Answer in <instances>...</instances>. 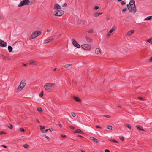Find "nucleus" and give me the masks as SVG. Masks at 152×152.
<instances>
[{
    "instance_id": "f257e3e1",
    "label": "nucleus",
    "mask_w": 152,
    "mask_h": 152,
    "mask_svg": "<svg viewBox=\"0 0 152 152\" xmlns=\"http://www.w3.org/2000/svg\"><path fill=\"white\" fill-rule=\"evenodd\" d=\"M129 11L131 12L135 13L137 11L135 2L133 0H131L129 4L127 5Z\"/></svg>"
},
{
    "instance_id": "f03ea898",
    "label": "nucleus",
    "mask_w": 152,
    "mask_h": 152,
    "mask_svg": "<svg viewBox=\"0 0 152 152\" xmlns=\"http://www.w3.org/2000/svg\"><path fill=\"white\" fill-rule=\"evenodd\" d=\"M55 84L51 83H47L44 85V88L47 91L51 92L54 89Z\"/></svg>"
},
{
    "instance_id": "7ed1b4c3",
    "label": "nucleus",
    "mask_w": 152,
    "mask_h": 152,
    "mask_svg": "<svg viewBox=\"0 0 152 152\" xmlns=\"http://www.w3.org/2000/svg\"><path fill=\"white\" fill-rule=\"evenodd\" d=\"M33 4V2L31 1L30 0H23L21 1L18 5L19 7H20L25 5H31Z\"/></svg>"
},
{
    "instance_id": "20e7f679",
    "label": "nucleus",
    "mask_w": 152,
    "mask_h": 152,
    "mask_svg": "<svg viewBox=\"0 0 152 152\" xmlns=\"http://www.w3.org/2000/svg\"><path fill=\"white\" fill-rule=\"evenodd\" d=\"M26 81L25 80H22L17 90L18 91H20L25 86L26 84Z\"/></svg>"
},
{
    "instance_id": "39448f33",
    "label": "nucleus",
    "mask_w": 152,
    "mask_h": 152,
    "mask_svg": "<svg viewBox=\"0 0 152 152\" xmlns=\"http://www.w3.org/2000/svg\"><path fill=\"white\" fill-rule=\"evenodd\" d=\"M54 14V15L56 16H61L64 13V12L61 10H57L56 11Z\"/></svg>"
},
{
    "instance_id": "423d86ee",
    "label": "nucleus",
    "mask_w": 152,
    "mask_h": 152,
    "mask_svg": "<svg viewBox=\"0 0 152 152\" xmlns=\"http://www.w3.org/2000/svg\"><path fill=\"white\" fill-rule=\"evenodd\" d=\"M72 41L73 45L74 47L80 48V45L77 43V42L74 39H72Z\"/></svg>"
},
{
    "instance_id": "0eeeda50",
    "label": "nucleus",
    "mask_w": 152,
    "mask_h": 152,
    "mask_svg": "<svg viewBox=\"0 0 152 152\" xmlns=\"http://www.w3.org/2000/svg\"><path fill=\"white\" fill-rule=\"evenodd\" d=\"M81 48L86 50H89L91 48V46L88 44H83L81 45Z\"/></svg>"
},
{
    "instance_id": "6e6552de",
    "label": "nucleus",
    "mask_w": 152,
    "mask_h": 152,
    "mask_svg": "<svg viewBox=\"0 0 152 152\" xmlns=\"http://www.w3.org/2000/svg\"><path fill=\"white\" fill-rule=\"evenodd\" d=\"M38 36V31L34 32L32 34L31 37L29 38V39H34Z\"/></svg>"
},
{
    "instance_id": "1a4fd4ad",
    "label": "nucleus",
    "mask_w": 152,
    "mask_h": 152,
    "mask_svg": "<svg viewBox=\"0 0 152 152\" xmlns=\"http://www.w3.org/2000/svg\"><path fill=\"white\" fill-rule=\"evenodd\" d=\"M7 44L5 42L0 39V47H5L6 46Z\"/></svg>"
},
{
    "instance_id": "9d476101",
    "label": "nucleus",
    "mask_w": 152,
    "mask_h": 152,
    "mask_svg": "<svg viewBox=\"0 0 152 152\" xmlns=\"http://www.w3.org/2000/svg\"><path fill=\"white\" fill-rule=\"evenodd\" d=\"M61 7L58 4H54V9L55 10H60L61 9Z\"/></svg>"
},
{
    "instance_id": "9b49d317",
    "label": "nucleus",
    "mask_w": 152,
    "mask_h": 152,
    "mask_svg": "<svg viewBox=\"0 0 152 152\" xmlns=\"http://www.w3.org/2000/svg\"><path fill=\"white\" fill-rule=\"evenodd\" d=\"M54 39L53 38H52L49 39H47L44 42V44H47L51 42Z\"/></svg>"
},
{
    "instance_id": "f8f14e48",
    "label": "nucleus",
    "mask_w": 152,
    "mask_h": 152,
    "mask_svg": "<svg viewBox=\"0 0 152 152\" xmlns=\"http://www.w3.org/2000/svg\"><path fill=\"white\" fill-rule=\"evenodd\" d=\"M138 130L139 131H144L142 126L140 125H136V126Z\"/></svg>"
},
{
    "instance_id": "ddd939ff",
    "label": "nucleus",
    "mask_w": 152,
    "mask_h": 152,
    "mask_svg": "<svg viewBox=\"0 0 152 152\" xmlns=\"http://www.w3.org/2000/svg\"><path fill=\"white\" fill-rule=\"evenodd\" d=\"M134 32V30H132L131 31L128 32L126 34V35L127 36H129L132 34H133Z\"/></svg>"
},
{
    "instance_id": "4468645a",
    "label": "nucleus",
    "mask_w": 152,
    "mask_h": 152,
    "mask_svg": "<svg viewBox=\"0 0 152 152\" xmlns=\"http://www.w3.org/2000/svg\"><path fill=\"white\" fill-rule=\"evenodd\" d=\"M73 99H74L77 102H80L81 101V100L80 98L77 97H76L75 96H73Z\"/></svg>"
},
{
    "instance_id": "2eb2a0df",
    "label": "nucleus",
    "mask_w": 152,
    "mask_h": 152,
    "mask_svg": "<svg viewBox=\"0 0 152 152\" xmlns=\"http://www.w3.org/2000/svg\"><path fill=\"white\" fill-rule=\"evenodd\" d=\"M86 41L88 42H92V39L90 37H88L87 36H86Z\"/></svg>"
},
{
    "instance_id": "dca6fc26",
    "label": "nucleus",
    "mask_w": 152,
    "mask_h": 152,
    "mask_svg": "<svg viewBox=\"0 0 152 152\" xmlns=\"http://www.w3.org/2000/svg\"><path fill=\"white\" fill-rule=\"evenodd\" d=\"M74 133H79L81 134L83 133V132L79 129H78L75 130Z\"/></svg>"
},
{
    "instance_id": "f3484780",
    "label": "nucleus",
    "mask_w": 152,
    "mask_h": 152,
    "mask_svg": "<svg viewBox=\"0 0 152 152\" xmlns=\"http://www.w3.org/2000/svg\"><path fill=\"white\" fill-rule=\"evenodd\" d=\"M90 139L91 140L94 141L95 142H96V143L99 142V141L97 139H96L94 137H91Z\"/></svg>"
},
{
    "instance_id": "a211bd4d",
    "label": "nucleus",
    "mask_w": 152,
    "mask_h": 152,
    "mask_svg": "<svg viewBox=\"0 0 152 152\" xmlns=\"http://www.w3.org/2000/svg\"><path fill=\"white\" fill-rule=\"evenodd\" d=\"M29 64H31L33 65H35L37 64L35 61L33 60H31L30 61V63H29Z\"/></svg>"
},
{
    "instance_id": "6ab92c4d",
    "label": "nucleus",
    "mask_w": 152,
    "mask_h": 152,
    "mask_svg": "<svg viewBox=\"0 0 152 152\" xmlns=\"http://www.w3.org/2000/svg\"><path fill=\"white\" fill-rule=\"evenodd\" d=\"M102 13L101 12H96L94 14L93 16L94 17H96L102 15Z\"/></svg>"
},
{
    "instance_id": "aec40b11",
    "label": "nucleus",
    "mask_w": 152,
    "mask_h": 152,
    "mask_svg": "<svg viewBox=\"0 0 152 152\" xmlns=\"http://www.w3.org/2000/svg\"><path fill=\"white\" fill-rule=\"evenodd\" d=\"M95 53L97 54H99L101 53L100 49L98 48H97L95 50Z\"/></svg>"
},
{
    "instance_id": "412c9836",
    "label": "nucleus",
    "mask_w": 152,
    "mask_h": 152,
    "mask_svg": "<svg viewBox=\"0 0 152 152\" xmlns=\"http://www.w3.org/2000/svg\"><path fill=\"white\" fill-rule=\"evenodd\" d=\"M7 126L9 128H10L11 129H12L13 128V126L12 124L10 123L7 124Z\"/></svg>"
},
{
    "instance_id": "4be33fe9",
    "label": "nucleus",
    "mask_w": 152,
    "mask_h": 152,
    "mask_svg": "<svg viewBox=\"0 0 152 152\" xmlns=\"http://www.w3.org/2000/svg\"><path fill=\"white\" fill-rule=\"evenodd\" d=\"M8 49L9 51L10 52H11L12 51L13 48L11 46L9 45L8 46Z\"/></svg>"
},
{
    "instance_id": "5701e85b",
    "label": "nucleus",
    "mask_w": 152,
    "mask_h": 152,
    "mask_svg": "<svg viewBox=\"0 0 152 152\" xmlns=\"http://www.w3.org/2000/svg\"><path fill=\"white\" fill-rule=\"evenodd\" d=\"M152 19V16H150L146 17L145 19L144 20H151Z\"/></svg>"
},
{
    "instance_id": "b1692460",
    "label": "nucleus",
    "mask_w": 152,
    "mask_h": 152,
    "mask_svg": "<svg viewBox=\"0 0 152 152\" xmlns=\"http://www.w3.org/2000/svg\"><path fill=\"white\" fill-rule=\"evenodd\" d=\"M107 128L108 129H110V130H113L114 129L113 127L112 126H110V125L107 126Z\"/></svg>"
},
{
    "instance_id": "393cba45",
    "label": "nucleus",
    "mask_w": 152,
    "mask_h": 152,
    "mask_svg": "<svg viewBox=\"0 0 152 152\" xmlns=\"http://www.w3.org/2000/svg\"><path fill=\"white\" fill-rule=\"evenodd\" d=\"M40 130L43 133L45 127L44 126H40Z\"/></svg>"
},
{
    "instance_id": "a878e982",
    "label": "nucleus",
    "mask_w": 152,
    "mask_h": 152,
    "mask_svg": "<svg viewBox=\"0 0 152 152\" xmlns=\"http://www.w3.org/2000/svg\"><path fill=\"white\" fill-rule=\"evenodd\" d=\"M2 56L3 57L2 58L3 59H5V60H10V58L8 57L4 56L3 55H2Z\"/></svg>"
},
{
    "instance_id": "bb28decb",
    "label": "nucleus",
    "mask_w": 152,
    "mask_h": 152,
    "mask_svg": "<svg viewBox=\"0 0 152 152\" xmlns=\"http://www.w3.org/2000/svg\"><path fill=\"white\" fill-rule=\"evenodd\" d=\"M116 28L115 27H113L110 30L111 32H113L116 29Z\"/></svg>"
},
{
    "instance_id": "cd10ccee",
    "label": "nucleus",
    "mask_w": 152,
    "mask_h": 152,
    "mask_svg": "<svg viewBox=\"0 0 152 152\" xmlns=\"http://www.w3.org/2000/svg\"><path fill=\"white\" fill-rule=\"evenodd\" d=\"M43 92L44 91H41V92L40 93L39 96L40 97H42L43 96Z\"/></svg>"
},
{
    "instance_id": "c85d7f7f",
    "label": "nucleus",
    "mask_w": 152,
    "mask_h": 152,
    "mask_svg": "<svg viewBox=\"0 0 152 152\" xmlns=\"http://www.w3.org/2000/svg\"><path fill=\"white\" fill-rule=\"evenodd\" d=\"M147 41L149 43L152 44V38H150L149 39L147 40Z\"/></svg>"
},
{
    "instance_id": "c756f323",
    "label": "nucleus",
    "mask_w": 152,
    "mask_h": 152,
    "mask_svg": "<svg viewBox=\"0 0 152 152\" xmlns=\"http://www.w3.org/2000/svg\"><path fill=\"white\" fill-rule=\"evenodd\" d=\"M23 145V146L25 148H28L29 147V145H28L27 144H26L25 145Z\"/></svg>"
},
{
    "instance_id": "7c9ffc66",
    "label": "nucleus",
    "mask_w": 152,
    "mask_h": 152,
    "mask_svg": "<svg viewBox=\"0 0 152 152\" xmlns=\"http://www.w3.org/2000/svg\"><path fill=\"white\" fill-rule=\"evenodd\" d=\"M72 65V64H66L64 66H65V67L66 68H67L68 67H69V66H71Z\"/></svg>"
},
{
    "instance_id": "2f4dec72",
    "label": "nucleus",
    "mask_w": 152,
    "mask_h": 152,
    "mask_svg": "<svg viewBox=\"0 0 152 152\" xmlns=\"http://www.w3.org/2000/svg\"><path fill=\"white\" fill-rule=\"evenodd\" d=\"M119 138L122 141H124L125 140L124 137L122 136H120Z\"/></svg>"
},
{
    "instance_id": "473e14b6",
    "label": "nucleus",
    "mask_w": 152,
    "mask_h": 152,
    "mask_svg": "<svg viewBox=\"0 0 152 152\" xmlns=\"http://www.w3.org/2000/svg\"><path fill=\"white\" fill-rule=\"evenodd\" d=\"M128 8L125 7L124 8L122 11L123 12H125L127 10Z\"/></svg>"
},
{
    "instance_id": "72a5a7b5",
    "label": "nucleus",
    "mask_w": 152,
    "mask_h": 152,
    "mask_svg": "<svg viewBox=\"0 0 152 152\" xmlns=\"http://www.w3.org/2000/svg\"><path fill=\"white\" fill-rule=\"evenodd\" d=\"M4 134H6V132L4 131H0V135H2Z\"/></svg>"
},
{
    "instance_id": "f704fd0d",
    "label": "nucleus",
    "mask_w": 152,
    "mask_h": 152,
    "mask_svg": "<svg viewBox=\"0 0 152 152\" xmlns=\"http://www.w3.org/2000/svg\"><path fill=\"white\" fill-rule=\"evenodd\" d=\"M87 32L88 33H93L94 32V30L93 29H91L88 31Z\"/></svg>"
},
{
    "instance_id": "c9c22d12",
    "label": "nucleus",
    "mask_w": 152,
    "mask_h": 152,
    "mask_svg": "<svg viewBox=\"0 0 152 152\" xmlns=\"http://www.w3.org/2000/svg\"><path fill=\"white\" fill-rule=\"evenodd\" d=\"M44 136L45 137V138H47L48 141L50 140V138L48 136L45 135H44Z\"/></svg>"
},
{
    "instance_id": "e433bc0d",
    "label": "nucleus",
    "mask_w": 152,
    "mask_h": 152,
    "mask_svg": "<svg viewBox=\"0 0 152 152\" xmlns=\"http://www.w3.org/2000/svg\"><path fill=\"white\" fill-rule=\"evenodd\" d=\"M110 141L113 142H117V143H118V142L116 141L115 140V139H113V140H110Z\"/></svg>"
},
{
    "instance_id": "4c0bfd02",
    "label": "nucleus",
    "mask_w": 152,
    "mask_h": 152,
    "mask_svg": "<svg viewBox=\"0 0 152 152\" xmlns=\"http://www.w3.org/2000/svg\"><path fill=\"white\" fill-rule=\"evenodd\" d=\"M43 111V110L41 107H39V112H42Z\"/></svg>"
},
{
    "instance_id": "58836bf2",
    "label": "nucleus",
    "mask_w": 152,
    "mask_h": 152,
    "mask_svg": "<svg viewBox=\"0 0 152 152\" xmlns=\"http://www.w3.org/2000/svg\"><path fill=\"white\" fill-rule=\"evenodd\" d=\"M99 7L98 6H95L94 8V9L95 10H97L98 9H99Z\"/></svg>"
},
{
    "instance_id": "ea45409f",
    "label": "nucleus",
    "mask_w": 152,
    "mask_h": 152,
    "mask_svg": "<svg viewBox=\"0 0 152 152\" xmlns=\"http://www.w3.org/2000/svg\"><path fill=\"white\" fill-rule=\"evenodd\" d=\"M126 126L129 129H131V128L130 125L129 124H127L126 125Z\"/></svg>"
},
{
    "instance_id": "a19ab883",
    "label": "nucleus",
    "mask_w": 152,
    "mask_h": 152,
    "mask_svg": "<svg viewBox=\"0 0 152 152\" xmlns=\"http://www.w3.org/2000/svg\"><path fill=\"white\" fill-rule=\"evenodd\" d=\"M103 116L106 118H110V117L109 115H103Z\"/></svg>"
},
{
    "instance_id": "79ce46f5",
    "label": "nucleus",
    "mask_w": 152,
    "mask_h": 152,
    "mask_svg": "<svg viewBox=\"0 0 152 152\" xmlns=\"http://www.w3.org/2000/svg\"><path fill=\"white\" fill-rule=\"evenodd\" d=\"M20 131H21L23 132H25V130L23 128H20Z\"/></svg>"
},
{
    "instance_id": "37998d69",
    "label": "nucleus",
    "mask_w": 152,
    "mask_h": 152,
    "mask_svg": "<svg viewBox=\"0 0 152 152\" xmlns=\"http://www.w3.org/2000/svg\"><path fill=\"white\" fill-rule=\"evenodd\" d=\"M71 115H72V116L74 117L75 116H76L75 113L73 112H72L71 113Z\"/></svg>"
},
{
    "instance_id": "c03bdc74",
    "label": "nucleus",
    "mask_w": 152,
    "mask_h": 152,
    "mask_svg": "<svg viewBox=\"0 0 152 152\" xmlns=\"http://www.w3.org/2000/svg\"><path fill=\"white\" fill-rule=\"evenodd\" d=\"M126 4V3L124 1H122L121 2V4L122 6H124Z\"/></svg>"
},
{
    "instance_id": "a18cd8bd",
    "label": "nucleus",
    "mask_w": 152,
    "mask_h": 152,
    "mask_svg": "<svg viewBox=\"0 0 152 152\" xmlns=\"http://www.w3.org/2000/svg\"><path fill=\"white\" fill-rule=\"evenodd\" d=\"M138 98L140 100L143 101L144 100V99L142 97H139Z\"/></svg>"
},
{
    "instance_id": "49530a36",
    "label": "nucleus",
    "mask_w": 152,
    "mask_h": 152,
    "mask_svg": "<svg viewBox=\"0 0 152 152\" xmlns=\"http://www.w3.org/2000/svg\"><path fill=\"white\" fill-rule=\"evenodd\" d=\"M3 18V15L0 14V20L2 19Z\"/></svg>"
},
{
    "instance_id": "de8ad7c7",
    "label": "nucleus",
    "mask_w": 152,
    "mask_h": 152,
    "mask_svg": "<svg viewBox=\"0 0 152 152\" xmlns=\"http://www.w3.org/2000/svg\"><path fill=\"white\" fill-rule=\"evenodd\" d=\"M111 33H109L108 32V34H107V38L109 37H110V35H111Z\"/></svg>"
},
{
    "instance_id": "09e8293b",
    "label": "nucleus",
    "mask_w": 152,
    "mask_h": 152,
    "mask_svg": "<svg viewBox=\"0 0 152 152\" xmlns=\"http://www.w3.org/2000/svg\"><path fill=\"white\" fill-rule=\"evenodd\" d=\"M61 136L62 138H65L66 137V136L64 135H61Z\"/></svg>"
},
{
    "instance_id": "8fccbe9b",
    "label": "nucleus",
    "mask_w": 152,
    "mask_h": 152,
    "mask_svg": "<svg viewBox=\"0 0 152 152\" xmlns=\"http://www.w3.org/2000/svg\"><path fill=\"white\" fill-rule=\"evenodd\" d=\"M67 5V4L66 3H65L62 6V7H64L66 6Z\"/></svg>"
},
{
    "instance_id": "3c124183",
    "label": "nucleus",
    "mask_w": 152,
    "mask_h": 152,
    "mask_svg": "<svg viewBox=\"0 0 152 152\" xmlns=\"http://www.w3.org/2000/svg\"><path fill=\"white\" fill-rule=\"evenodd\" d=\"M149 61L150 62H151L152 61V56L151 57L150 59L149 60Z\"/></svg>"
},
{
    "instance_id": "603ef678",
    "label": "nucleus",
    "mask_w": 152,
    "mask_h": 152,
    "mask_svg": "<svg viewBox=\"0 0 152 152\" xmlns=\"http://www.w3.org/2000/svg\"><path fill=\"white\" fill-rule=\"evenodd\" d=\"M48 129H45V130H44V132H43V133H45V132H47V131H48Z\"/></svg>"
},
{
    "instance_id": "864d4df0",
    "label": "nucleus",
    "mask_w": 152,
    "mask_h": 152,
    "mask_svg": "<svg viewBox=\"0 0 152 152\" xmlns=\"http://www.w3.org/2000/svg\"><path fill=\"white\" fill-rule=\"evenodd\" d=\"M96 127L97 128H100V129L102 128L101 127H100L98 126H96Z\"/></svg>"
},
{
    "instance_id": "5fc2aeb1",
    "label": "nucleus",
    "mask_w": 152,
    "mask_h": 152,
    "mask_svg": "<svg viewBox=\"0 0 152 152\" xmlns=\"http://www.w3.org/2000/svg\"><path fill=\"white\" fill-rule=\"evenodd\" d=\"M105 152H110V151L108 149H106L105 151Z\"/></svg>"
},
{
    "instance_id": "6e6d98bb",
    "label": "nucleus",
    "mask_w": 152,
    "mask_h": 152,
    "mask_svg": "<svg viewBox=\"0 0 152 152\" xmlns=\"http://www.w3.org/2000/svg\"><path fill=\"white\" fill-rule=\"evenodd\" d=\"M77 136L78 137H81V138H83V137L81 135H77Z\"/></svg>"
},
{
    "instance_id": "4d7b16f0",
    "label": "nucleus",
    "mask_w": 152,
    "mask_h": 152,
    "mask_svg": "<svg viewBox=\"0 0 152 152\" xmlns=\"http://www.w3.org/2000/svg\"><path fill=\"white\" fill-rule=\"evenodd\" d=\"M70 127V128L72 129H75L74 127L72 126H71Z\"/></svg>"
},
{
    "instance_id": "13d9d810",
    "label": "nucleus",
    "mask_w": 152,
    "mask_h": 152,
    "mask_svg": "<svg viewBox=\"0 0 152 152\" xmlns=\"http://www.w3.org/2000/svg\"><path fill=\"white\" fill-rule=\"evenodd\" d=\"M41 32L40 31H39V36L41 35Z\"/></svg>"
},
{
    "instance_id": "bf43d9fd",
    "label": "nucleus",
    "mask_w": 152,
    "mask_h": 152,
    "mask_svg": "<svg viewBox=\"0 0 152 152\" xmlns=\"http://www.w3.org/2000/svg\"><path fill=\"white\" fill-rule=\"evenodd\" d=\"M1 146L4 148H6L7 147V146L5 145H2Z\"/></svg>"
},
{
    "instance_id": "052dcab7",
    "label": "nucleus",
    "mask_w": 152,
    "mask_h": 152,
    "mask_svg": "<svg viewBox=\"0 0 152 152\" xmlns=\"http://www.w3.org/2000/svg\"><path fill=\"white\" fill-rule=\"evenodd\" d=\"M29 64L28 63H26V64H24L23 65H24L25 66H26L27 65Z\"/></svg>"
},
{
    "instance_id": "680f3d73",
    "label": "nucleus",
    "mask_w": 152,
    "mask_h": 152,
    "mask_svg": "<svg viewBox=\"0 0 152 152\" xmlns=\"http://www.w3.org/2000/svg\"><path fill=\"white\" fill-rule=\"evenodd\" d=\"M48 129V130H50V132H51L52 131V130H52L50 128Z\"/></svg>"
},
{
    "instance_id": "e2e57ef3",
    "label": "nucleus",
    "mask_w": 152,
    "mask_h": 152,
    "mask_svg": "<svg viewBox=\"0 0 152 152\" xmlns=\"http://www.w3.org/2000/svg\"><path fill=\"white\" fill-rule=\"evenodd\" d=\"M30 0L31 1L33 2V4L34 3V0Z\"/></svg>"
},
{
    "instance_id": "0e129e2a",
    "label": "nucleus",
    "mask_w": 152,
    "mask_h": 152,
    "mask_svg": "<svg viewBox=\"0 0 152 152\" xmlns=\"http://www.w3.org/2000/svg\"><path fill=\"white\" fill-rule=\"evenodd\" d=\"M59 126L61 128L62 127V125L61 124H60Z\"/></svg>"
},
{
    "instance_id": "69168bd1",
    "label": "nucleus",
    "mask_w": 152,
    "mask_h": 152,
    "mask_svg": "<svg viewBox=\"0 0 152 152\" xmlns=\"http://www.w3.org/2000/svg\"><path fill=\"white\" fill-rule=\"evenodd\" d=\"M50 31V30L48 29L47 30V32H49V31Z\"/></svg>"
},
{
    "instance_id": "338daca9",
    "label": "nucleus",
    "mask_w": 152,
    "mask_h": 152,
    "mask_svg": "<svg viewBox=\"0 0 152 152\" xmlns=\"http://www.w3.org/2000/svg\"><path fill=\"white\" fill-rule=\"evenodd\" d=\"M81 152H85V151L84 150H81Z\"/></svg>"
},
{
    "instance_id": "774afa93",
    "label": "nucleus",
    "mask_w": 152,
    "mask_h": 152,
    "mask_svg": "<svg viewBox=\"0 0 152 152\" xmlns=\"http://www.w3.org/2000/svg\"><path fill=\"white\" fill-rule=\"evenodd\" d=\"M118 107L121 108V105H118Z\"/></svg>"
}]
</instances>
